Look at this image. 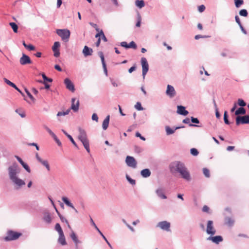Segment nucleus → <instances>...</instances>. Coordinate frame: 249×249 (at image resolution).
<instances>
[{"mask_svg":"<svg viewBox=\"0 0 249 249\" xmlns=\"http://www.w3.org/2000/svg\"><path fill=\"white\" fill-rule=\"evenodd\" d=\"M166 94L170 98H173L176 95V91L172 86L168 85L166 91Z\"/></svg>","mask_w":249,"mask_h":249,"instance_id":"10","label":"nucleus"},{"mask_svg":"<svg viewBox=\"0 0 249 249\" xmlns=\"http://www.w3.org/2000/svg\"><path fill=\"white\" fill-rule=\"evenodd\" d=\"M71 102L72 103L71 108L75 112L77 111L79 106V101L78 100H76L75 98H72L71 99Z\"/></svg>","mask_w":249,"mask_h":249,"instance_id":"16","label":"nucleus"},{"mask_svg":"<svg viewBox=\"0 0 249 249\" xmlns=\"http://www.w3.org/2000/svg\"><path fill=\"white\" fill-rule=\"evenodd\" d=\"M207 240L218 244L223 241V238L220 235H217L215 236H210L207 238Z\"/></svg>","mask_w":249,"mask_h":249,"instance_id":"17","label":"nucleus"},{"mask_svg":"<svg viewBox=\"0 0 249 249\" xmlns=\"http://www.w3.org/2000/svg\"><path fill=\"white\" fill-rule=\"evenodd\" d=\"M136 136L137 137H139L141 140H143V141H145V139L144 137H143V136H142L141 134L137 132L136 133Z\"/></svg>","mask_w":249,"mask_h":249,"instance_id":"60","label":"nucleus"},{"mask_svg":"<svg viewBox=\"0 0 249 249\" xmlns=\"http://www.w3.org/2000/svg\"><path fill=\"white\" fill-rule=\"evenodd\" d=\"M92 119L93 120H94L96 122H98V117L96 113H93L92 115Z\"/></svg>","mask_w":249,"mask_h":249,"instance_id":"57","label":"nucleus"},{"mask_svg":"<svg viewBox=\"0 0 249 249\" xmlns=\"http://www.w3.org/2000/svg\"><path fill=\"white\" fill-rule=\"evenodd\" d=\"M43 220L47 223H50L52 220L50 214L48 213H45L43 216Z\"/></svg>","mask_w":249,"mask_h":249,"instance_id":"26","label":"nucleus"},{"mask_svg":"<svg viewBox=\"0 0 249 249\" xmlns=\"http://www.w3.org/2000/svg\"><path fill=\"white\" fill-rule=\"evenodd\" d=\"M157 195L162 199H166L167 197L164 195V191L161 188L157 189L156 191Z\"/></svg>","mask_w":249,"mask_h":249,"instance_id":"22","label":"nucleus"},{"mask_svg":"<svg viewBox=\"0 0 249 249\" xmlns=\"http://www.w3.org/2000/svg\"><path fill=\"white\" fill-rule=\"evenodd\" d=\"M238 105L241 107H245L246 105V103L244 102V101L241 99H239L238 100Z\"/></svg>","mask_w":249,"mask_h":249,"instance_id":"45","label":"nucleus"},{"mask_svg":"<svg viewBox=\"0 0 249 249\" xmlns=\"http://www.w3.org/2000/svg\"><path fill=\"white\" fill-rule=\"evenodd\" d=\"M60 44L59 42H55L52 47V50L54 53V56L56 57H58L60 55L59 47Z\"/></svg>","mask_w":249,"mask_h":249,"instance_id":"12","label":"nucleus"},{"mask_svg":"<svg viewBox=\"0 0 249 249\" xmlns=\"http://www.w3.org/2000/svg\"><path fill=\"white\" fill-rule=\"evenodd\" d=\"M120 45L123 47H124L126 49H128V44L125 41L121 42Z\"/></svg>","mask_w":249,"mask_h":249,"instance_id":"51","label":"nucleus"},{"mask_svg":"<svg viewBox=\"0 0 249 249\" xmlns=\"http://www.w3.org/2000/svg\"><path fill=\"white\" fill-rule=\"evenodd\" d=\"M177 113L179 114L186 116L188 114V111L185 109L184 107L178 106L177 107Z\"/></svg>","mask_w":249,"mask_h":249,"instance_id":"18","label":"nucleus"},{"mask_svg":"<svg viewBox=\"0 0 249 249\" xmlns=\"http://www.w3.org/2000/svg\"><path fill=\"white\" fill-rule=\"evenodd\" d=\"M141 64L142 69V76L143 77V78H144L145 75H146L149 69V65L147 61V60L145 58L142 57L141 58Z\"/></svg>","mask_w":249,"mask_h":249,"instance_id":"9","label":"nucleus"},{"mask_svg":"<svg viewBox=\"0 0 249 249\" xmlns=\"http://www.w3.org/2000/svg\"><path fill=\"white\" fill-rule=\"evenodd\" d=\"M166 132L167 135H170L173 134L175 132V130L167 126L166 127Z\"/></svg>","mask_w":249,"mask_h":249,"instance_id":"44","label":"nucleus"},{"mask_svg":"<svg viewBox=\"0 0 249 249\" xmlns=\"http://www.w3.org/2000/svg\"><path fill=\"white\" fill-rule=\"evenodd\" d=\"M62 200L67 206L72 208V209H74V207L73 206L72 204L70 202V201L66 197H63Z\"/></svg>","mask_w":249,"mask_h":249,"instance_id":"28","label":"nucleus"},{"mask_svg":"<svg viewBox=\"0 0 249 249\" xmlns=\"http://www.w3.org/2000/svg\"><path fill=\"white\" fill-rule=\"evenodd\" d=\"M59 236L58 239V242L63 246L66 245L67 242L66 241L64 233L59 234Z\"/></svg>","mask_w":249,"mask_h":249,"instance_id":"21","label":"nucleus"},{"mask_svg":"<svg viewBox=\"0 0 249 249\" xmlns=\"http://www.w3.org/2000/svg\"><path fill=\"white\" fill-rule=\"evenodd\" d=\"M234 221L231 217H228L225 218V224L231 227L234 224Z\"/></svg>","mask_w":249,"mask_h":249,"instance_id":"24","label":"nucleus"},{"mask_svg":"<svg viewBox=\"0 0 249 249\" xmlns=\"http://www.w3.org/2000/svg\"><path fill=\"white\" fill-rule=\"evenodd\" d=\"M60 218L62 222H65L67 224H68V220L62 215H60Z\"/></svg>","mask_w":249,"mask_h":249,"instance_id":"61","label":"nucleus"},{"mask_svg":"<svg viewBox=\"0 0 249 249\" xmlns=\"http://www.w3.org/2000/svg\"><path fill=\"white\" fill-rule=\"evenodd\" d=\"M136 5L138 7L141 8L144 6V2L142 0H138L136 1Z\"/></svg>","mask_w":249,"mask_h":249,"instance_id":"31","label":"nucleus"},{"mask_svg":"<svg viewBox=\"0 0 249 249\" xmlns=\"http://www.w3.org/2000/svg\"><path fill=\"white\" fill-rule=\"evenodd\" d=\"M125 162L128 166L133 168H135L137 167V161L133 157L127 156L125 159Z\"/></svg>","mask_w":249,"mask_h":249,"instance_id":"8","label":"nucleus"},{"mask_svg":"<svg viewBox=\"0 0 249 249\" xmlns=\"http://www.w3.org/2000/svg\"><path fill=\"white\" fill-rule=\"evenodd\" d=\"M90 221H91L92 225L95 227V228L99 232H100V231L98 228V227H97V226L96 225V224H95V223L94 222L93 220H92V219L91 218H90Z\"/></svg>","mask_w":249,"mask_h":249,"instance_id":"59","label":"nucleus"},{"mask_svg":"<svg viewBox=\"0 0 249 249\" xmlns=\"http://www.w3.org/2000/svg\"><path fill=\"white\" fill-rule=\"evenodd\" d=\"M246 113V110L243 107H240L237 110H236L235 112V114L236 115H239V114L244 115Z\"/></svg>","mask_w":249,"mask_h":249,"instance_id":"27","label":"nucleus"},{"mask_svg":"<svg viewBox=\"0 0 249 249\" xmlns=\"http://www.w3.org/2000/svg\"><path fill=\"white\" fill-rule=\"evenodd\" d=\"M63 132H64V133L68 137V138L70 140V141H71V142L72 143V144L76 147H77V145L76 143V142H75V141H74V140L73 139V138H72V137L68 134L66 131H65L64 130H63Z\"/></svg>","mask_w":249,"mask_h":249,"instance_id":"29","label":"nucleus"},{"mask_svg":"<svg viewBox=\"0 0 249 249\" xmlns=\"http://www.w3.org/2000/svg\"><path fill=\"white\" fill-rule=\"evenodd\" d=\"M206 232L208 234L213 235L216 233V230L213 226V221L209 220L207 223Z\"/></svg>","mask_w":249,"mask_h":249,"instance_id":"6","label":"nucleus"},{"mask_svg":"<svg viewBox=\"0 0 249 249\" xmlns=\"http://www.w3.org/2000/svg\"><path fill=\"white\" fill-rule=\"evenodd\" d=\"M9 175L10 179L16 184L19 186L25 184V182L17 177V174L19 172L18 165L17 163H13V165L8 168Z\"/></svg>","mask_w":249,"mask_h":249,"instance_id":"2","label":"nucleus"},{"mask_svg":"<svg viewBox=\"0 0 249 249\" xmlns=\"http://www.w3.org/2000/svg\"><path fill=\"white\" fill-rule=\"evenodd\" d=\"M19 110V109H16V112L18 113L19 114V115L22 117V118H24L25 117V114L24 113V112L22 111L21 112V113H19L18 112V111Z\"/></svg>","mask_w":249,"mask_h":249,"instance_id":"62","label":"nucleus"},{"mask_svg":"<svg viewBox=\"0 0 249 249\" xmlns=\"http://www.w3.org/2000/svg\"><path fill=\"white\" fill-rule=\"evenodd\" d=\"M9 24H10V26L11 27V28H12V29L13 30V31L15 33H17L18 29V25L14 22H10L9 23Z\"/></svg>","mask_w":249,"mask_h":249,"instance_id":"30","label":"nucleus"},{"mask_svg":"<svg viewBox=\"0 0 249 249\" xmlns=\"http://www.w3.org/2000/svg\"><path fill=\"white\" fill-rule=\"evenodd\" d=\"M228 114H227V112L226 111H225L224 112V122L226 124H229V121L228 119Z\"/></svg>","mask_w":249,"mask_h":249,"instance_id":"40","label":"nucleus"},{"mask_svg":"<svg viewBox=\"0 0 249 249\" xmlns=\"http://www.w3.org/2000/svg\"><path fill=\"white\" fill-rule=\"evenodd\" d=\"M79 134L78 135V139L83 143V146L86 149L88 153L90 152V148L89 145V141L88 139L87 133L86 131L82 129L79 128Z\"/></svg>","mask_w":249,"mask_h":249,"instance_id":"3","label":"nucleus"},{"mask_svg":"<svg viewBox=\"0 0 249 249\" xmlns=\"http://www.w3.org/2000/svg\"><path fill=\"white\" fill-rule=\"evenodd\" d=\"M56 33L63 40H68L70 36V32L68 29H57Z\"/></svg>","mask_w":249,"mask_h":249,"instance_id":"5","label":"nucleus"},{"mask_svg":"<svg viewBox=\"0 0 249 249\" xmlns=\"http://www.w3.org/2000/svg\"><path fill=\"white\" fill-rule=\"evenodd\" d=\"M170 169L172 173H179L183 179L188 181L191 179L190 173L182 163L179 161L173 162L170 165Z\"/></svg>","mask_w":249,"mask_h":249,"instance_id":"1","label":"nucleus"},{"mask_svg":"<svg viewBox=\"0 0 249 249\" xmlns=\"http://www.w3.org/2000/svg\"><path fill=\"white\" fill-rule=\"evenodd\" d=\"M3 80L7 85H9L10 86H11L14 88H16V85L14 83H12V82H11L10 81H9L7 79H6V78H4Z\"/></svg>","mask_w":249,"mask_h":249,"instance_id":"32","label":"nucleus"},{"mask_svg":"<svg viewBox=\"0 0 249 249\" xmlns=\"http://www.w3.org/2000/svg\"><path fill=\"white\" fill-rule=\"evenodd\" d=\"M25 48L29 50V51H33L35 49V47L31 44L27 45V47Z\"/></svg>","mask_w":249,"mask_h":249,"instance_id":"53","label":"nucleus"},{"mask_svg":"<svg viewBox=\"0 0 249 249\" xmlns=\"http://www.w3.org/2000/svg\"><path fill=\"white\" fill-rule=\"evenodd\" d=\"M109 117V115H107L103 122L102 127L104 130H106L108 126Z\"/></svg>","mask_w":249,"mask_h":249,"instance_id":"23","label":"nucleus"},{"mask_svg":"<svg viewBox=\"0 0 249 249\" xmlns=\"http://www.w3.org/2000/svg\"><path fill=\"white\" fill-rule=\"evenodd\" d=\"M141 175L144 178H147L150 176L151 172L148 169H145L141 171Z\"/></svg>","mask_w":249,"mask_h":249,"instance_id":"25","label":"nucleus"},{"mask_svg":"<svg viewBox=\"0 0 249 249\" xmlns=\"http://www.w3.org/2000/svg\"><path fill=\"white\" fill-rule=\"evenodd\" d=\"M249 123V116L246 115L244 116H238L236 118V124L239 125L240 124H245Z\"/></svg>","mask_w":249,"mask_h":249,"instance_id":"7","label":"nucleus"},{"mask_svg":"<svg viewBox=\"0 0 249 249\" xmlns=\"http://www.w3.org/2000/svg\"><path fill=\"white\" fill-rule=\"evenodd\" d=\"M22 166L23 167V168L28 172V173H30L31 172V170L29 167V166L25 163H23V164H22Z\"/></svg>","mask_w":249,"mask_h":249,"instance_id":"48","label":"nucleus"},{"mask_svg":"<svg viewBox=\"0 0 249 249\" xmlns=\"http://www.w3.org/2000/svg\"><path fill=\"white\" fill-rule=\"evenodd\" d=\"M135 107L138 110H143V108L142 107L141 104L140 102H137L135 105Z\"/></svg>","mask_w":249,"mask_h":249,"instance_id":"37","label":"nucleus"},{"mask_svg":"<svg viewBox=\"0 0 249 249\" xmlns=\"http://www.w3.org/2000/svg\"><path fill=\"white\" fill-rule=\"evenodd\" d=\"M70 237L74 242L76 248H77L78 244L79 243V241L78 240L76 234L73 231H71V232L70 234Z\"/></svg>","mask_w":249,"mask_h":249,"instance_id":"20","label":"nucleus"},{"mask_svg":"<svg viewBox=\"0 0 249 249\" xmlns=\"http://www.w3.org/2000/svg\"><path fill=\"white\" fill-rule=\"evenodd\" d=\"M25 92L26 93H27V94L28 95V96H29V97L33 101H35V99L33 97V96H32V95L30 93V92L27 89H25Z\"/></svg>","mask_w":249,"mask_h":249,"instance_id":"50","label":"nucleus"},{"mask_svg":"<svg viewBox=\"0 0 249 249\" xmlns=\"http://www.w3.org/2000/svg\"><path fill=\"white\" fill-rule=\"evenodd\" d=\"M99 55L101 59L102 63L103 65H106L105 62V59H104V56L103 54V53L101 52H100L99 53Z\"/></svg>","mask_w":249,"mask_h":249,"instance_id":"41","label":"nucleus"},{"mask_svg":"<svg viewBox=\"0 0 249 249\" xmlns=\"http://www.w3.org/2000/svg\"><path fill=\"white\" fill-rule=\"evenodd\" d=\"M209 210H210L209 208L207 205L204 206L202 208L203 212H206V213H209Z\"/></svg>","mask_w":249,"mask_h":249,"instance_id":"56","label":"nucleus"},{"mask_svg":"<svg viewBox=\"0 0 249 249\" xmlns=\"http://www.w3.org/2000/svg\"><path fill=\"white\" fill-rule=\"evenodd\" d=\"M214 106L216 108V113H215V115H216V116L217 118H219L220 117V113H219L218 111V109H217V106H216V103L215 101H214Z\"/></svg>","mask_w":249,"mask_h":249,"instance_id":"54","label":"nucleus"},{"mask_svg":"<svg viewBox=\"0 0 249 249\" xmlns=\"http://www.w3.org/2000/svg\"><path fill=\"white\" fill-rule=\"evenodd\" d=\"M203 172L204 175L207 178L210 177V172L209 170L207 168H203Z\"/></svg>","mask_w":249,"mask_h":249,"instance_id":"47","label":"nucleus"},{"mask_svg":"<svg viewBox=\"0 0 249 249\" xmlns=\"http://www.w3.org/2000/svg\"><path fill=\"white\" fill-rule=\"evenodd\" d=\"M137 45L133 41H132L128 44V48L137 49Z\"/></svg>","mask_w":249,"mask_h":249,"instance_id":"36","label":"nucleus"},{"mask_svg":"<svg viewBox=\"0 0 249 249\" xmlns=\"http://www.w3.org/2000/svg\"><path fill=\"white\" fill-rule=\"evenodd\" d=\"M70 111V109L67 110L66 111L58 112L57 113V116H65L66 115L68 114L69 113Z\"/></svg>","mask_w":249,"mask_h":249,"instance_id":"35","label":"nucleus"},{"mask_svg":"<svg viewBox=\"0 0 249 249\" xmlns=\"http://www.w3.org/2000/svg\"><path fill=\"white\" fill-rule=\"evenodd\" d=\"M191 121L192 123L196 124H198L199 123V120L197 118H194L193 117H191Z\"/></svg>","mask_w":249,"mask_h":249,"instance_id":"58","label":"nucleus"},{"mask_svg":"<svg viewBox=\"0 0 249 249\" xmlns=\"http://www.w3.org/2000/svg\"><path fill=\"white\" fill-rule=\"evenodd\" d=\"M36 157L37 160L43 165H44L48 171H50V167L47 160H42L39 156V155L37 153L36 154Z\"/></svg>","mask_w":249,"mask_h":249,"instance_id":"15","label":"nucleus"},{"mask_svg":"<svg viewBox=\"0 0 249 249\" xmlns=\"http://www.w3.org/2000/svg\"><path fill=\"white\" fill-rule=\"evenodd\" d=\"M93 52L92 49L89 48L87 46H85L83 50V53L85 56L91 55Z\"/></svg>","mask_w":249,"mask_h":249,"instance_id":"19","label":"nucleus"},{"mask_svg":"<svg viewBox=\"0 0 249 249\" xmlns=\"http://www.w3.org/2000/svg\"><path fill=\"white\" fill-rule=\"evenodd\" d=\"M190 152L191 154L193 156H196L198 154V151L195 148L191 149Z\"/></svg>","mask_w":249,"mask_h":249,"instance_id":"43","label":"nucleus"},{"mask_svg":"<svg viewBox=\"0 0 249 249\" xmlns=\"http://www.w3.org/2000/svg\"><path fill=\"white\" fill-rule=\"evenodd\" d=\"M21 235V233L13 231H8L7 235L4 238L6 241L14 240L18 239Z\"/></svg>","mask_w":249,"mask_h":249,"instance_id":"4","label":"nucleus"},{"mask_svg":"<svg viewBox=\"0 0 249 249\" xmlns=\"http://www.w3.org/2000/svg\"><path fill=\"white\" fill-rule=\"evenodd\" d=\"M15 158L17 159V160L19 162V163L22 165L24 163V161L22 160V159L18 156H15Z\"/></svg>","mask_w":249,"mask_h":249,"instance_id":"64","label":"nucleus"},{"mask_svg":"<svg viewBox=\"0 0 249 249\" xmlns=\"http://www.w3.org/2000/svg\"><path fill=\"white\" fill-rule=\"evenodd\" d=\"M190 119L188 118H185V119H184L183 120V123L187 124H189V126H197L196 125H195V124H190Z\"/></svg>","mask_w":249,"mask_h":249,"instance_id":"42","label":"nucleus"},{"mask_svg":"<svg viewBox=\"0 0 249 249\" xmlns=\"http://www.w3.org/2000/svg\"><path fill=\"white\" fill-rule=\"evenodd\" d=\"M45 129H46V130L48 132V133L52 136V137H54L55 136V134L52 131V130L49 129L48 127L47 126H45Z\"/></svg>","mask_w":249,"mask_h":249,"instance_id":"55","label":"nucleus"},{"mask_svg":"<svg viewBox=\"0 0 249 249\" xmlns=\"http://www.w3.org/2000/svg\"><path fill=\"white\" fill-rule=\"evenodd\" d=\"M234 0L235 6L237 8L240 7L241 5H242L244 3L243 0Z\"/></svg>","mask_w":249,"mask_h":249,"instance_id":"34","label":"nucleus"},{"mask_svg":"<svg viewBox=\"0 0 249 249\" xmlns=\"http://www.w3.org/2000/svg\"><path fill=\"white\" fill-rule=\"evenodd\" d=\"M126 179L130 183H131L132 185L135 184L136 181H135V180L134 179H132L128 175H126Z\"/></svg>","mask_w":249,"mask_h":249,"instance_id":"46","label":"nucleus"},{"mask_svg":"<svg viewBox=\"0 0 249 249\" xmlns=\"http://www.w3.org/2000/svg\"><path fill=\"white\" fill-rule=\"evenodd\" d=\"M55 230L58 232L59 234L63 233V230L59 223L56 224L55 226Z\"/></svg>","mask_w":249,"mask_h":249,"instance_id":"33","label":"nucleus"},{"mask_svg":"<svg viewBox=\"0 0 249 249\" xmlns=\"http://www.w3.org/2000/svg\"><path fill=\"white\" fill-rule=\"evenodd\" d=\"M19 62L21 65H25L28 64H31L32 61L28 55L22 54V57L20 58Z\"/></svg>","mask_w":249,"mask_h":249,"instance_id":"11","label":"nucleus"},{"mask_svg":"<svg viewBox=\"0 0 249 249\" xmlns=\"http://www.w3.org/2000/svg\"><path fill=\"white\" fill-rule=\"evenodd\" d=\"M158 226L162 230L166 231H170V224L169 222L166 221L159 222L158 224Z\"/></svg>","mask_w":249,"mask_h":249,"instance_id":"13","label":"nucleus"},{"mask_svg":"<svg viewBox=\"0 0 249 249\" xmlns=\"http://www.w3.org/2000/svg\"><path fill=\"white\" fill-rule=\"evenodd\" d=\"M42 76L43 80H44V82H51L53 81L51 78H48L44 73H42Z\"/></svg>","mask_w":249,"mask_h":249,"instance_id":"39","label":"nucleus"},{"mask_svg":"<svg viewBox=\"0 0 249 249\" xmlns=\"http://www.w3.org/2000/svg\"><path fill=\"white\" fill-rule=\"evenodd\" d=\"M239 14L241 16L247 17L248 13L246 9H242L240 11Z\"/></svg>","mask_w":249,"mask_h":249,"instance_id":"38","label":"nucleus"},{"mask_svg":"<svg viewBox=\"0 0 249 249\" xmlns=\"http://www.w3.org/2000/svg\"><path fill=\"white\" fill-rule=\"evenodd\" d=\"M53 137V139H54L55 142H57L58 145L59 146H60L61 145V143L60 141L58 139V138H57L56 136L55 135V136L54 137Z\"/></svg>","mask_w":249,"mask_h":249,"instance_id":"63","label":"nucleus"},{"mask_svg":"<svg viewBox=\"0 0 249 249\" xmlns=\"http://www.w3.org/2000/svg\"><path fill=\"white\" fill-rule=\"evenodd\" d=\"M205 9V7L204 5H201L198 6V10L200 12H203Z\"/></svg>","mask_w":249,"mask_h":249,"instance_id":"52","label":"nucleus"},{"mask_svg":"<svg viewBox=\"0 0 249 249\" xmlns=\"http://www.w3.org/2000/svg\"><path fill=\"white\" fill-rule=\"evenodd\" d=\"M64 83L67 89L71 90L72 92H74L75 88L72 82L68 78H66L64 80Z\"/></svg>","mask_w":249,"mask_h":249,"instance_id":"14","label":"nucleus"},{"mask_svg":"<svg viewBox=\"0 0 249 249\" xmlns=\"http://www.w3.org/2000/svg\"><path fill=\"white\" fill-rule=\"evenodd\" d=\"M235 21L237 22V23L240 26L241 28L243 29V27L242 26L240 18L238 16H236L235 17Z\"/></svg>","mask_w":249,"mask_h":249,"instance_id":"49","label":"nucleus"}]
</instances>
